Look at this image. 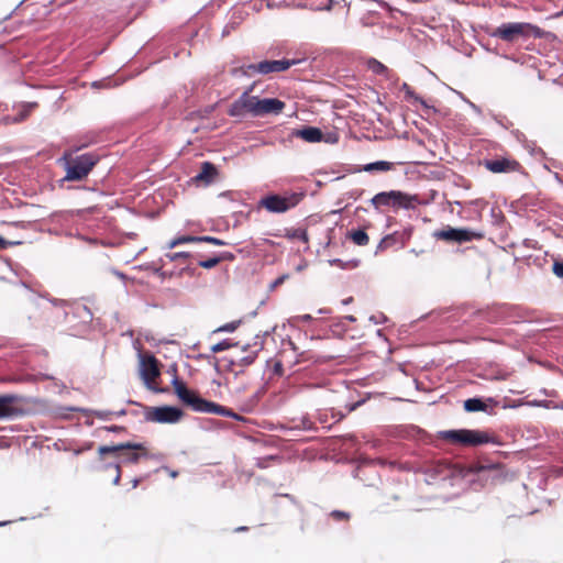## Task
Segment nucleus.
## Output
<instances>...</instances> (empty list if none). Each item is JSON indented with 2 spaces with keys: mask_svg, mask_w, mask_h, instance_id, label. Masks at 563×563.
I'll return each mask as SVG.
<instances>
[{
  "mask_svg": "<svg viewBox=\"0 0 563 563\" xmlns=\"http://www.w3.org/2000/svg\"><path fill=\"white\" fill-rule=\"evenodd\" d=\"M254 85L250 86L230 106L228 113L233 118H244L250 114L254 118L264 117L267 114H279L284 108L285 102L277 98H258L252 96L251 92Z\"/></svg>",
  "mask_w": 563,
  "mask_h": 563,
  "instance_id": "nucleus-1",
  "label": "nucleus"
},
{
  "mask_svg": "<svg viewBox=\"0 0 563 563\" xmlns=\"http://www.w3.org/2000/svg\"><path fill=\"white\" fill-rule=\"evenodd\" d=\"M99 156L95 153H84L74 156L71 152H66L58 163L65 168L66 175L63 181H79L86 178L93 166L98 163Z\"/></svg>",
  "mask_w": 563,
  "mask_h": 563,
  "instance_id": "nucleus-2",
  "label": "nucleus"
},
{
  "mask_svg": "<svg viewBox=\"0 0 563 563\" xmlns=\"http://www.w3.org/2000/svg\"><path fill=\"white\" fill-rule=\"evenodd\" d=\"M443 440L464 446H478L486 443H497L486 431L477 429H452L439 432Z\"/></svg>",
  "mask_w": 563,
  "mask_h": 563,
  "instance_id": "nucleus-3",
  "label": "nucleus"
},
{
  "mask_svg": "<svg viewBox=\"0 0 563 563\" xmlns=\"http://www.w3.org/2000/svg\"><path fill=\"white\" fill-rule=\"evenodd\" d=\"M144 446L141 443L124 442L114 445H101L98 449L100 456L106 454H115L118 460L114 463L122 464H135L144 455L135 451L143 450Z\"/></svg>",
  "mask_w": 563,
  "mask_h": 563,
  "instance_id": "nucleus-4",
  "label": "nucleus"
},
{
  "mask_svg": "<svg viewBox=\"0 0 563 563\" xmlns=\"http://www.w3.org/2000/svg\"><path fill=\"white\" fill-rule=\"evenodd\" d=\"M435 240L443 241L451 244H463L474 241H479L483 238V232L468 229V228H453L445 225L440 230L432 233Z\"/></svg>",
  "mask_w": 563,
  "mask_h": 563,
  "instance_id": "nucleus-5",
  "label": "nucleus"
},
{
  "mask_svg": "<svg viewBox=\"0 0 563 563\" xmlns=\"http://www.w3.org/2000/svg\"><path fill=\"white\" fill-rule=\"evenodd\" d=\"M299 63H301V59L263 60L257 64H249L240 68H235L233 69V75L250 76L254 73L262 75H266L269 73H279Z\"/></svg>",
  "mask_w": 563,
  "mask_h": 563,
  "instance_id": "nucleus-6",
  "label": "nucleus"
},
{
  "mask_svg": "<svg viewBox=\"0 0 563 563\" xmlns=\"http://www.w3.org/2000/svg\"><path fill=\"white\" fill-rule=\"evenodd\" d=\"M140 376L145 387L156 394L165 393V388L158 387L154 380L161 375L158 360L152 353H139Z\"/></svg>",
  "mask_w": 563,
  "mask_h": 563,
  "instance_id": "nucleus-7",
  "label": "nucleus"
},
{
  "mask_svg": "<svg viewBox=\"0 0 563 563\" xmlns=\"http://www.w3.org/2000/svg\"><path fill=\"white\" fill-rule=\"evenodd\" d=\"M184 411L175 406L146 407L144 419L150 422L174 424L180 421Z\"/></svg>",
  "mask_w": 563,
  "mask_h": 563,
  "instance_id": "nucleus-8",
  "label": "nucleus"
},
{
  "mask_svg": "<svg viewBox=\"0 0 563 563\" xmlns=\"http://www.w3.org/2000/svg\"><path fill=\"white\" fill-rule=\"evenodd\" d=\"M299 201L297 195L282 197L278 195H269L261 199L260 205L273 213H283L295 207Z\"/></svg>",
  "mask_w": 563,
  "mask_h": 563,
  "instance_id": "nucleus-9",
  "label": "nucleus"
},
{
  "mask_svg": "<svg viewBox=\"0 0 563 563\" xmlns=\"http://www.w3.org/2000/svg\"><path fill=\"white\" fill-rule=\"evenodd\" d=\"M527 27H530V24L520 22L503 23L495 30L493 35L503 41L512 42L522 36Z\"/></svg>",
  "mask_w": 563,
  "mask_h": 563,
  "instance_id": "nucleus-10",
  "label": "nucleus"
},
{
  "mask_svg": "<svg viewBox=\"0 0 563 563\" xmlns=\"http://www.w3.org/2000/svg\"><path fill=\"white\" fill-rule=\"evenodd\" d=\"M476 313L483 320L490 323H496L500 321H506L509 318V307L506 305H495L492 307L479 309L476 311Z\"/></svg>",
  "mask_w": 563,
  "mask_h": 563,
  "instance_id": "nucleus-11",
  "label": "nucleus"
},
{
  "mask_svg": "<svg viewBox=\"0 0 563 563\" xmlns=\"http://www.w3.org/2000/svg\"><path fill=\"white\" fill-rule=\"evenodd\" d=\"M21 397L15 394L0 395V420L12 419L21 413V410L14 407Z\"/></svg>",
  "mask_w": 563,
  "mask_h": 563,
  "instance_id": "nucleus-12",
  "label": "nucleus"
},
{
  "mask_svg": "<svg viewBox=\"0 0 563 563\" xmlns=\"http://www.w3.org/2000/svg\"><path fill=\"white\" fill-rule=\"evenodd\" d=\"M172 385L179 400L194 409L200 396L197 393L190 390L183 382L178 379L177 376H174L172 379Z\"/></svg>",
  "mask_w": 563,
  "mask_h": 563,
  "instance_id": "nucleus-13",
  "label": "nucleus"
},
{
  "mask_svg": "<svg viewBox=\"0 0 563 563\" xmlns=\"http://www.w3.org/2000/svg\"><path fill=\"white\" fill-rule=\"evenodd\" d=\"M187 243H211L216 245H224L223 241L213 236L183 234L169 241L168 246H177Z\"/></svg>",
  "mask_w": 563,
  "mask_h": 563,
  "instance_id": "nucleus-14",
  "label": "nucleus"
},
{
  "mask_svg": "<svg viewBox=\"0 0 563 563\" xmlns=\"http://www.w3.org/2000/svg\"><path fill=\"white\" fill-rule=\"evenodd\" d=\"M411 233H412L411 228H405L400 231H395L394 233L388 234L385 238H383L379 241L378 246H393V245L404 246L405 244H407L410 241Z\"/></svg>",
  "mask_w": 563,
  "mask_h": 563,
  "instance_id": "nucleus-15",
  "label": "nucleus"
},
{
  "mask_svg": "<svg viewBox=\"0 0 563 563\" xmlns=\"http://www.w3.org/2000/svg\"><path fill=\"white\" fill-rule=\"evenodd\" d=\"M488 404H496V401L494 400V398L484 399L481 397H473V398H468L464 401V409L467 412L484 411V412L492 413L493 408L489 407Z\"/></svg>",
  "mask_w": 563,
  "mask_h": 563,
  "instance_id": "nucleus-16",
  "label": "nucleus"
},
{
  "mask_svg": "<svg viewBox=\"0 0 563 563\" xmlns=\"http://www.w3.org/2000/svg\"><path fill=\"white\" fill-rule=\"evenodd\" d=\"M252 347H253V350H251L247 353V355L242 356L236 360L238 367L245 368V367L252 365L254 363V361L257 358L258 352L262 351L264 347V342H263V340H261V336L258 334L255 336V341H254Z\"/></svg>",
  "mask_w": 563,
  "mask_h": 563,
  "instance_id": "nucleus-17",
  "label": "nucleus"
},
{
  "mask_svg": "<svg viewBox=\"0 0 563 563\" xmlns=\"http://www.w3.org/2000/svg\"><path fill=\"white\" fill-rule=\"evenodd\" d=\"M291 135L295 137H300L309 143H317L322 140V131L316 126H305L302 129L294 130Z\"/></svg>",
  "mask_w": 563,
  "mask_h": 563,
  "instance_id": "nucleus-18",
  "label": "nucleus"
},
{
  "mask_svg": "<svg viewBox=\"0 0 563 563\" xmlns=\"http://www.w3.org/2000/svg\"><path fill=\"white\" fill-rule=\"evenodd\" d=\"M483 165L492 173L499 174L512 170L515 163L507 158L485 159Z\"/></svg>",
  "mask_w": 563,
  "mask_h": 563,
  "instance_id": "nucleus-19",
  "label": "nucleus"
},
{
  "mask_svg": "<svg viewBox=\"0 0 563 563\" xmlns=\"http://www.w3.org/2000/svg\"><path fill=\"white\" fill-rule=\"evenodd\" d=\"M36 106H37L36 102H23L18 106V108H16L18 114L16 115H14V117L5 115L1 119V122L4 124L21 122L30 114V112L34 108H36Z\"/></svg>",
  "mask_w": 563,
  "mask_h": 563,
  "instance_id": "nucleus-20",
  "label": "nucleus"
},
{
  "mask_svg": "<svg viewBox=\"0 0 563 563\" xmlns=\"http://www.w3.org/2000/svg\"><path fill=\"white\" fill-rule=\"evenodd\" d=\"M284 236L290 243L307 244L309 242L307 230L303 228H286L284 229Z\"/></svg>",
  "mask_w": 563,
  "mask_h": 563,
  "instance_id": "nucleus-21",
  "label": "nucleus"
},
{
  "mask_svg": "<svg viewBox=\"0 0 563 563\" xmlns=\"http://www.w3.org/2000/svg\"><path fill=\"white\" fill-rule=\"evenodd\" d=\"M188 255L189 254L187 252H178V253H174V254H170V253L165 254V256L161 258L162 267L157 272H161L162 276H164V277H166V276L172 277L176 273L174 271L165 269V266L167 264L173 263L174 261L186 258Z\"/></svg>",
  "mask_w": 563,
  "mask_h": 563,
  "instance_id": "nucleus-22",
  "label": "nucleus"
},
{
  "mask_svg": "<svg viewBox=\"0 0 563 563\" xmlns=\"http://www.w3.org/2000/svg\"><path fill=\"white\" fill-rule=\"evenodd\" d=\"M417 202H418L417 196H411V195L396 190V199L394 200V207L409 210V209H413Z\"/></svg>",
  "mask_w": 563,
  "mask_h": 563,
  "instance_id": "nucleus-23",
  "label": "nucleus"
},
{
  "mask_svg": "<svg viewBox=\"0 0 563 563\" xmlns=\"http://www.w3.org/2000/svg\"><path fill=\"white\" fill-rule=\"evenodd\" d=\"M395 199H396V190L382 191V192L376 194L372 198V203L375 207L394 206Z\"/></svg>",
  "mask_w": 563,
  "mask_h": 563,
  "instance_id": "nucleus-24",
  "label": "nucleus"
},
{
  "mask_svg": "<svg viewBox=\"0 0 563 563\" xmlns=\"http://www.w3.org/2000/svg\"><path fill=\"white\" fill-rule=\"evenodd\" d=\"M216 175L217 169L214 165L209 162H205L201 166V170L195 176V179L197 181H205L206 184H209Z\"/></svg>",
  "mask_w": 563,
  "mask_h": 563,
  "instance_id": "nucleus-25",
  "label": "nucleus"
},
{
  "mask_svg": "<svg viewBox=\"0 0 563 563\" xmlns=\"http://www.w3.org/2000/svg\"><path fill=\"white\" fill-rule=\"evenodd\" d=\"M62 410L81 411V412H84L86 415L90 413V415H93L95 417H97L98 419L103 420V421H109V420L112 419V417H114V412L113 411H109V410H91V409H82V408H77V407L62 408Z\"/></svg>",
  "mask_w": 563,
  "mask_h": 563,
  "instance_id": "nucleus-26",
  "label": "nucleus"
},
{
  "mask_svg": "<svg viewBox=\"0 0 563 563\" xmlns=\"http://www.w3.org/2000/svg\"><path fill=\"white\" fill-rule=\"evenodd\" d=\"M328 263L331 266H339L341 269H353L360 265V260L357 258H345V257H339V258H332L328 260Z\"/></svg>",
  "mask_w": 563,
  "mask_h": 563,
  "instance_id": "nucleus-27",
  "label": "nucleus"
},
{
  "mask_svg": "<svg viewBox=\"0 0 563 563\" xmlns=\"http://www.w3.org/2000/svg\"><path fill=\"white\" fill-rule=\"evenodd\" d=\"M346 238L358 246L366 245L368 243V235L363 229L349 231L346 233Z\"/></svg>",
  "mask_w": 563,
  "mask_h": 563,
  "instance_id": "nucleus-28",
  "label": "nucleus"
},
{
  "mask_svg": "<svg viewBox=\"0 0 563 563\" xmlns=\"http://www.w3.org/2000/svg\"><path fill=\"white\" fill-rule=\"evenodd\" d=\"M394 164L387 161H376L368 163L363 167L364 172H388L393 168Z\"/></svg>",
  "mask_w": 563,
  "mask_h": 563,
  "instance_id": "nucleus-29",
  "label": "nucleus"
},
{
  "mask_svg": "<svg viewBox=\"0 0 563 563\" xmlns=\"http://www.w3.org/2000/svg\"><path fill=\"white\" fill-rule=\"evenodd\" d=\"M10 283L16 287L24 289L26 299L29 301L34 302V303L36 302V292L29 284H26L25 282H22V280L10 282ZM37 297H45V296L42 294H37Z\"/></svg>",
  "mask_w": 563,
  "mask_h": 563,
  "instance_id": "nucleus-30",
  "label": "nucleus"
},
{
  "mask_svg": "<svg viewBox=\"0 0 563 563\" xmlns=\"http://www.w3.org/2000/svg\"><path fill=\"white\" fill-rule=\"evenodd\" d=\"M214 405V401L199 397V400L192 410L196 412L213 413Z\"/></svg>",
  "mask_w": 563,
  "mask_h": 563,
  "instance_id": "nucleus-31",
  "label": "nucleus"
},
{
  "mask_svg": "<svg viewBox=\"0 0 563 563\" xmlns=\"http://www.w3.org/2000/svg\"><path fill=\"white\" fill-rule=\"evenodd\" d=\"M74 313L76 314V317L80 318L85 322L92 320V312L85 305L75 303L74 305Z\"/></svg>",
  "mask_w": 563,
  "mask_h": 563,
  "instance_id": "nucleus-32",
  "label": "nucleus"
},
{
  "mask_svg": "<svg viewBox=\"0 0 563 563\" xmlns=\"http://www.w3.org/2000/svg\"><path fill=\"white\" fill-rule=\"evenodd\" d=\"M401 90L406 93L407 99L419 102L422 107L429 109L427 102L421 97L416 95L408 84H402Z\"/></svg>",
  "mask_w": 563,
  "mask_h": 563,
  "instance_id": "nucleus-33",
  "label": "nucleus"
},
{
  "mask_svg": "<svg viewBox=\"0 0 563 563\" xmlns=\"http://www.w3.org/2000/svg\"><path fill=\"white\" fill-rule=\"evenodd\" d=\"M367 67L376 75H384L388 73L387 67L375 58L368 59Z\"/></svg>",
  "mask_w": 563,
  "mask_h": 563,
  "instance_id": "nucleus-34",
  "label": "nucleus"
},
{
  "mask_svg": "<svg viewBox=\"0 0 563 563\" xmlns=\"http://www.w3.org/2000/svg\"><path fill=\"white\" fill-rule=\"evenodd\" d=\"M236 345H238V342H232L231 340L224 339V340L218 342L217 344H213L211 346V352L212 353H219V352L229 350V349H231L233 346H236Z\"/></svg>",
  "mask_w": 563,
  "mask_h": 563,
  "instance_id": "nucleus-35",
  "label": "nucleus"
},
{
  "mask_svg": "<svg viewBox=\"0 0 563 563\" xmlns=\"http://www.w3.org/2000/svg\"><path fill=\"white\" fill-rule=\"evenodd\" d=\"M466 207H470V208H473L476 212H477V216L481 214V212L485 209L486 207V201H484L483 199H475V200H472V201H468V202H465L464 203Z\"/></svg>",
  "mask_w": 563,
  "mask_h": 563,
  "instance_id": "nucleus-36",
  "label": "nucleus"
},
{
  "mask_svg": "<svg viewBox=\"0 0 563 563\" xmlns=\"http://www.w3.org/2000/svg\"><path fill=\"white\" fill-rule=\"evenodd\" d=\"M220 262H221V257H218V255H214L207 260L199 261L198 264H199V266L209 269V268H212L216 265H218Z\"/></svg>",
  "mask_w": 563,
  "mask_h": 563,
  "instance_id": "nucleus-37",
  "label": "nucleus"
},
{
  "mask_svg": "<svg viewBox=\"0 0 563 563\" xmlns=\"http://www.w3.org/2000/svg\"><path fill=\"white\" fill-rule=\"evenodd\" d=\"M241 323V321H232V322H228L221 327H219L218 329L214 330V332H234L239 324Z\"/></svg>",
  "mask_w": 563,
  "mask_h": 563,
  "instance_id": "nucleus-38",
  "label": "nucleus"
},
{
  "mask_svg": "<svg viewBox=\"0 0 563 563\" xmlns=\"http://www.w3.org/2000/svg\"><path fill=\"white\" fill-rule=\"evenodd\" d=\"M219 362L223 363V368L227 372H234V368L238 367L236 360L234 358H228V357H221L219 358Z\"/></svg>",
  "mask_w": 563,
  "mask_h": 563,
  "instance_id": "nucleus-39",
  "label": "nucleus"
},
{
  "mask_svg": "<svg viewBox=\"0 0 563 563\" xmlns=\"http://www.w3.org/2000/svg\"><path fill=\"white\" fill-rule=\"evenodd\" d=\"M305 390L312 391V393H320V398H324L325 396H329L331 394L330 390L323 389L322 387L318 385H308L305 387Z\"/></svg>",
  "mask_w": 563,
  "mask_h": 563,
  "instance_id": "nucleus-40",
  "label": "nucleus"
},
{
  "mask_svg": "<svg viewBox=\"0 0 563 563\" xmlns=\"http://www.w3.org/2000/svg\"><path fill=\"white\" fill-rule=\"evenodd\" d=\"M330 516L336 521L350 519V514L343 510H333L331 511Z\"/></svg>",
  "mask_w": 563,
  "mask_h": 563,
  "instance_id": "nucleus-41",
  "label": "nucleus"
},
{
  "mask_svg": "<svg viewBox=\"0 0 563 563\" xmlns=\"http://www.w3.org/2000/svg\"><path fill=\"white\" fill-rule=\"evenodd\" d=\"M368 320L374 324H383L388 321V318L384 313L372 314Z\"/></svg>",
  "mask_w": 563,
  "mask_h": 563,
  "instance_id": "nucleus-42",
  "label": "nucleus"
},
{
  "mask_svg": "<svg viewBox=\"0 0 563 563\" xmlns=\"http://www.w3.org/2000/svg\"><path fill=\"white\" fill-rule=\"evenodd\" d=\"M106 468L113 467L115 470V476L113 478V484L118 485L121 478L120 464L119 463H109L104 465Z\"/></svg>",
  "mask_w": 563,
  "mask_h": 563,
  "instance_id": "nucleus-43",
  "label": "nucleus"
},
{
  "mask_svg": "<svg viewBox=\"0 0 563 563\" xmlns=\"http://www.w3.org/2000/svg\"><path fill=\"white\" fill-rule=\"evenodd\" d=\"M223 417H229V418H232V419H235V420H243V417L240 416L239 413L234 412L232 409L225 407L224 409V412L222 415Z\"/></svg>",
  "mask_w": 563,
  "mask_h": 563,
  "instance_id": "nucleus-44",
  "label": "nucleus"
},
{
  "mask_svg": "<svg viewBox=\"0 0 563 563\" xmlns=\"http://www.w3.org/2000/svg\"><path fill=\"white\" fill-rule=\"evenodd\" d=\"M552 269H553V273H554L558 277H560V278H562V277H563V263H562V262H558V261H555V262L553 263V268H552Z\"/></svg>",
  "mask_w": 563,
  "mask_h": 563,
  "instance_id": "nucleus-45",
  "label": "nucleus"
},
{
  "mask_svg": "<svg viewBox=\"0 0 563 563\" xmlns=\"http://www.w3.org/2000/svg\"><path fill=\"white\" fill-rule=\"evenodd\" d=\"M287 277H288V275L279 276L273 283H271L269 288L275 289L277 286L282 285L286 280Z\"/></svg>",
  "mask_w": 563,
  "mask_h": 563,
  "instance_id": "nucleus-46",
  "label": "nucleus"
},
{
  "mask_svg": "<svg viewBox=\"0 0 563 563\" xmlns=\"http://www.w3.org/2000/svg\"><path fill=\"white\" fill-rule=\"evenodd\" d=\"M104 429H106L107 431H109V432H115V433H118V432H122V431H125V428H124V427H122V426H115V424H113V426H109V427H106Z\"/></svg>",
  "mask_w": 563,
  "mask_h": 563,
  "instance_id": "nucleus-47",
  "label": "nucleus"
},
{
  "mask_svg": "<svg viewBox=\"0 0 563 563\" xmlns=\"http://www.w3.org/2000/svg\"><path fill=\"white\" fill-rule=\"evenodd\" d=\"M218 257H221V262L222 261H232L234 258V255L231 252H223V253L219 254Z\"/></svg>",
  "mask_w": 563,
  "mask_h": 563,
  "instance_id": "nucleus-48",
  "label": "nucleus"
},
{
  "mask_svg": "<svg viewBox=\"0 0 563 563\" xmlns=\"http://www.w3.org/2000/svg\"><path fill=\"white\" fill-rule=\"evenodd\" d=\"M224 409H225V407H224V406L219 405V404H217V402H216L214 408H213V413H214V415L222 416V415H223V412H224Z\"/></svg>",
  "mask_w": 563,
  "mask_h": 563,
  "instance_id": "nucleus-49",
  "label": "nucleus"
},
{
  "mask_svg": "<svg viewBox=\"0 0 563 563\" xmlns=\"http://www.w3.org/2000/svg\"><path fill=\"white\" fill-rule=\"evenodd\" d=\"M49 301L54 305V306H62V307H66L68 306V302L66 300H63V299H49Z\"/></svg>",
  "mask_w": 563,
  "mask_h": 563,
  "instance_id": "nucleus-50",
  "label": "nucleus"
},
{
  "mask_svg": "<svg viewBox=\"0 0 563 563\" xmlns=\"http://www.w3.org/2000/svg\"><path fill=\"white\" fill-rule=\"evenodd\" d=\"M460 96L467 102V104L473 109V111H475L478 114L482 113L481 109L475 103H473L472 101L465 99L461 93H460Z\"/></svg>",
  "mask_w": 563,
  "mask_h": 563,
  "instance_id": "nucleus-51",
  "label": "nucleus"
},
{
  "mask_svg": "<svg viewBox=\"0 0 563 563\" xmlns=\"http://www.w3.org/2000/svg\"><path fill=\"white\" fill-rule=\"evenodd\" d=\"M333 4H334V0H328V3L324 7L318 8V10L330 11V10H332Z\"/></svg>",
  "mask_w": 563,
  "mask_h": 563,
  "instance_id": "nucleus-52",
  "label": "nucleus"
},
{
  "mask_svg": "<svg viewBox=\"0 0 563 563\" xmlns=\"http://www.w3.org/2000/svg\"><path fill=\"white\" fill-rule=\"evenodd\" d=\"M363 402H364V400H360V401H356V402H354V404H352V405L347 406V411H349V412L354 411V410H355V409H356L361 404H363Z\"/></svg>",
  "mask_w": 563,
  "mask_h": 563,
  "instance_id": "nucleus-53",
  "label": "nucleus"
},
{
  "mask_svg": "<svg viewBox=\"0 0 563 563\" xmlns=\"http://www.w3.org/2000/svg\"><path fill=\"white\" fill-rule=\"evenodd\" d=\"M308 266V263L306 261H301L298 265H296V271L297 272H301L302 269H305L306 267Z\"/></svg>",
  "mask_w": 563,
  "mask_h": 563,
  "instance_id": "nucleus-54",
  "label": "nucleus"
},
{
  "mask_svg": "<svg viewBox=\"0 0 563 563\" xmlns=\"http://www.w3.org/2000/svg\"><path fill=\"white\" fill-rule=\"evenodd\" d=\"M163 468L168 472L170 477L175 478V477L178 476V472L177 471L169 470L167 466H164Z\"/></svg>",
  "mask_w": 563,
  "mask_h": 563,
  "instance_id": "nucleus-55",
  "label": "nucleus"
},
{
  "mask_svg": "<svg viewBox=\"0 0 563 563\" xmlns=\"http://www.w3.org/2000/svg\"><path fill=\"white\" fill-rule=\"evenodd\" d=\"M298 319L302 322H308V321L312 320V317L310 314H302V316H299Z\"/></svg>",
  "mask_w": 563,
  "mask_h": 563,
  "instance_id": "nucleus-56",
  "label": "nucleus"
},
{
  "mask_svg": "<svg viewBox=\"0 0 563 563\" xmlns=\"http://www.w3.org/2000/svg\"><path fill=\"white\" fill-rule=\"evenodd\" d=\"M232 373L234 374V377H238L244 373V368L243 367H240V369L234 368V372H232Z\"/></svg>",
  "mask_w": 563,
  "mask_h": 563,
  "instance_id": "nucleus-57",
  "label": "nucleus"
},
{
  "mask_svg": "<svg viewBox=\"0 0 563 563\" xmlns=\"http://www.w3.org/2000/svg\"><path fill=\"white\" fill-rule=\"evenodd\" d=\"M114 412V417H121V416H125L126 415V410L125 409H121L119 411H113Z\"/></svg>",
  "mask_w": 563,
  "mask_h": 563,
  "instance_id": "nucleus-58",
  "label": "nucleus"
},
{
  "mask_svg": "<svg viewBox=\"0 0 563 563\" xmlns=\"http://www.w3.org/2000/svg\"><path fill=\"white\" fill-rule=\"evenodd\" d=\"M343 319L349 321V322H355L356 321V318L354 316H352V314H347Z\"/></svg>",
  "mask_w": 563,
  "mask_h": 563,
  "instance_id": "nucleus-59",
  "label": "nucleus"
},
{
  "mask_svg": "<svg viewBox=\"0 0 563 563\" xmlns=\"http://www.w3.org/2000/svg\"><path fill=\"white\" fill-rule=\"evenodd\" d=\"M220 363H221V362H219V360H217V362H216V364H214V371H216L217 373H220V371H221V365H220Z\"/></svg>",
  "mask_w": 563,
  "mask_h": 563,
  "instance_id": "nucleus-60",
  "label": "nucleus"
},
{
  "mask_svg": "<svg viewBox=\"0 0 563 563\" xmlns=\"http://www.w3.org/2000/svg\"><path fill=\"white\" fill-rule=\"evenodd\" d=\"M353 301V297H347L345 299L342 300V305H349Z\"/></svg>",
  "mask_w": 563,
  "mask_h": 563,
  "instance_id": "nucleus-61",
  "label": "nucleus"
},
{
  "mask_svg": "<svg viewBox=\"0 0 563 563\" xmlns=\"http://www.w3.org/2000/svg\"><path fill=\"white\" fill-rule=\"evenodd\" d=\"M282 371V364L280 363H277L275 365V372H280Z\"/></svg>",
  "mask_w": 563,
  "mask_h": 563,
  "instance_id": "nucleus-62",
  "label": "nucleus"
},
{
  "mask_svg": "<svg viewBox=\"0 0 563 563\" xmlns=\"http://www.w3.org/2000/svg\"><path fill=\"white\" fill-rule=\"evenodd\" d=\"M139 482H140V481H139L137 478H134V479H133V482H132V483H133V485H132V486H133V488H135V487L139 485Z\"/></svg>",
  "mask_w": 563,
  "mask_h": 563,
  "instance_id": "nucleus-63",
  "label": "nucleus"
},
{
  "mask_svg": "<svg viewBox=\"0 0 563 563\" xmlns=\"http://www.w3.org/2000/svg\"><path fill=\"white\" fill-rule=\"evenodd\" d=\"M245 530H247V528H246V527H243V526H242V527H238V528L235 529V531H236V532H238V531H245Z\"/></svg>",
  "mask_w": 563,
  "mask_h": 563,
  "instance_id": "nucleus-64",
  "label": "nucleus"
}]
</instances>
